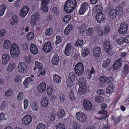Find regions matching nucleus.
Instances as JSON below:
<instances>
[{"label":"nucleus","instance_id":"1","mask_svg":"<svg viewBox=\"0 0 129 129\" xmlns=\"http://www.w3.org/2000/svg\"><path fill=\"white\" fill-rule=\"evenodd\" d=\"M77 4L76 0H67L64 5V10L67 13H71L76 9Z\"/></svg>","mask_w":129,"mask_h":129},{"label":"nucleus","instance_id":"2","mask_svg":"<svg viewBox=\"0 0 129 129\" xmlns=\"http://www.w3.org/2000/svg\"><path fill=\"white\" fill-rule=\"evenodd\" d=\"M75 73L78 76H80L84 71L83 65L81 62H79L76 64L74 69Z\"/></svg>","mask_w":129,"mask_h":129},{"label":"nucleus","instance_id":"3","mask_svg":"<svg viewBox=\"0 0 129 129\" xmlns=\"http://www.w3.org/2000/svg\"><path fill=\"white\" fill-rule=\"evenodd\" d=\"M17 67L18 71L21 73L24 74L26 73L27 71V67L24 62L19 63Z\"/></svg>","mask_w":129,"mask_h":129},{"label":"nucleus","instance_id":"4","mask_svg":"<svg viewBox=\"0 0 129 129\" xmlns=\"http://www.w3.org/2000/svg\"><path fill=\"white\" fill-rule=\"evenodd\" d=\"M128 26V25L125 23H121L118 29L119 33L121 34L126 33L127 31Z\"/></svg>","mask_w":129,"mask_h":129},{"label":"nucleus","instance_id":"5","mask_svg":"<svg viewBox=\"0 0 129 129\" xmlns=\"http://www.w3.org/2000/svg\"><path fill=\"white\" fill-rule=\"evenodd\" d=\"M112 47L109 40L105 41V51L110 55H112Z\"/></svg>","mask_w":129,"mask_h":129},{"label":"nucleus","instance_id":"6","mask_svg":"<svg viewBox=\"0 0 129 129\" xmlns=\"http://www.w3.org/2000/svg\"><path fill=\"white\" fill-rule=\"evenodd\" d=\"M40 14L38 12L34 13L31 16V19L30 23L32 25L35 26L36 23L37 21L39 18Z\"/></svg>","mask_w":129,"mask_h":129},{"label":"nucleus","instance_id":"7","mask_svg":"<svg viewBox=\"0 0 129 129\" xmlns=\"http://www.w3.org/2000/svg\"><path fill=\"white\" fill-rule=\"evenodd\" d=\"M76 116L77 119L81 122H85L87 121V117L86 115L81 112L77 113Z\"/></svg>","mask_w":129,"mask_h":129},{"label":"nucleus","instance_id":"8","mask_svg":"<svg viewBox=\"0 0 129 129\" xmlns=\"http://www.w3.org/2000/svg\"><path fill=\"white\" fill-rule=\"evenodd\" d=\"M89 5L88 3H84L81 5V6L78 11V14L80 15L84 14L86 9L88 8Z\"/></svg>","mask_w":129,"mask_h":129},{"label":"nucleus","instance_id":"9","mask_svg":"<svg viewBox=\"0 0 129 129\" xmlns=\"http://www.w3.org/2000/svg\"><path fill=\"white\" fill-rule=\"evenodd\" d=\"M32 121V117L29 115H26L24 116L22 119V123L23 124L27 125L31 123Z\"/></svg>","mask_w":129,"mask_h":129},{"label":"nucleus","instance_id":"10","mask_svg":"<svg viewBox=\"0 0 129 129\" xmlns=\"http://www.w3.org/2000/svg\"><path fill=\"white\" fill-rule=\"evenodd\" d=\"M52 49L51 43L47 41L45 43L43 48L42 50L46 53H48L51 51Z\"/></svg>","mask_w":129,"mask_h":129},{"label":"nucleus","instance_id":"11","mask_svg":"<svg viewBox=\"0 0 129 129\" xmlns=\"http://www.w3.org/2000/svg\"><path fill=\"white\" fill-rule=\"evenodd\" d=\"M83 105L84 108L86 110H90L92 107L91 102L86 99L84 100L83 102Z\"/></svg>","mask_w":129,"mask_h":129},{"label":"nucleus","instance_id":"12","mask_svg":"<svg viewBox=\"0 0 129 129\" xmlns=\"http://www.w3.org/2000/svg\"><path fill=\"white\" fill-rule=\"evenodd\" d=\"M95 18L99 23H100L101 22H104L105 15L102 12L98 13L95 16Z\"/></svg>","mask_w":129,"mask_h":129},{"label":"nucleus","instance_id":"13","mask_svg":"<svg viewBox=\"0 0 129 129\" xmlns=\"http://www.w3.org/2000/svg\"><path fill=\"white\" fill-rule=\"evenodd\" d=\"M29 10V8L27 6H24L21 10L20 16L24 18L26 15Z\"/></svg>","mask_w":129,"mask_h":129},{"label":"nucleus","instance_id":"14","mask_svg":"<svg viewBox=\"0 0 129 129\" xmlns=\"http://www.w3.org/2000/svg\"><path fill=\"white\" fill-rule=\"evenodd\" d=\"M121 58H119L115 62L113 66V69L117 70L122 67Z\"/></svg>","mask_w":129,"mask_h":129},{"label":"nucleus","instance_id":"15","mask_svg":"<svg viewBox=\"0 0 129 129\" xmlns=\"http://www.w3.org/2000/svg\"><path fill=\"white\" fill-rule=\"evenodd\" d=\"M29 49L31 53L34 54H36L38 53L37 46L35 44L32 43H30Z\"/></svg>","mask_w":129,"mask_h":129},{"label":"nucleus","instance_id":"16","mask_svg":"<svg viewBox=\"0 0 129 129\" xmlns=\"http://www.w3.org/2000/svg\"><path fill=\"white\" fill-rule=\"evenodd\" d=\"M117 14V10L114 9H111L109 13V17L111 19L113 20L116 17Z\"/></svg>","mask_w":129,"mask_h":129},{"label":"nucleus","instance_id":"17","mask_svg":"<svg viewBox=\"0 0 129 129\" xmlns=\"http://www.w3.org/2000/svg\"><path fill=\"white\" fill-rule=\"evenodd\" d=\"M38 91L40 92L45 91L46 89V84L44 83H42L38 87Z\"/></svg>","mask_w":129,"mask_h":129},{"label":"nucleus","instance_id":"18","mask_svg":"<svg viewBox=\"0 0 129 129\" xmlns=\"http://www.w3.org/2000/svg\"><path fill=\"white\" fill-rule=\"evenodd\" d=\"M59 61V58L57 53H55L53 56L51 61L53 64L54 65H57Z\"/></svg>","mask_w":129,"mask_h":129},{"label":"nucleus","instance_id":"19","mask_svg":"<svg viewBox=\"0 0 129 129\" xmlns=\"http://www.w3.org/2000/svg\"><path fill=\"white\" fill-rule=\"evenodd\" d=\"M71 47L72 45L70 43H68L67 45L65 50V54L67 56H68L70 54Z\"/></svg>","mask_w":129,"mask_h":129},{"label":"nucleus","instance_id":"20","mask_svg":"<svg viewBox=\"0 0 129 129\" xmlns=\"http://www.w3.org/2000/svg\"><path fill=\"white\" fill-rule=\"evenodd\" d=\"M101 52L100 48L98 47L95 46L93 49V56L95 57L99 56Z\"/></svg>","mask_w":129,"mask_h":129},{"label":"nucleus","instance_id":"21","mask_svg":"<svg viewBox=\"0 0 129 129\" xmlns=\"http://www.w3.org/2000/svg\"><path fill=\"white\" fill-rule=\"evenodd\" d=\"M10 59V56L8 55L4 54L2 56V62L3 64H6Z\"/></svg>","mask_w":129,"mask_h":129},{"label":"nucleus","instance_id":"22","mask_svg":"<svg viewBox=\"0 0 129 129\" xmlns=\"http://www.w3.org/2000/svg\"><path fill=\"white\" fill-rule=\"evenodd\" d=\"M86 83V79L85 78L81 77L79 79L78 84L79 87L86 86L85 85Z\"/></svg>","mask_w":129,"mask_h":129},{"label":"nucleus","instance_id":"23","mask_svg":"<svg viewBox=\"0 0 129 129\" xmlns=\"http://www.w3.org/2000/svg\"><path fill=\"white\" fill-rule=\"evenodd\" d=\"M41 104L43 107H47L49 104V102L47 98L45 97L43 98L42 99Z\"/></svg>","mask_w":129,"mask_h":129},{"label":"nucleus","instance_id":"24","mask_svg":"<svg viewBox=\"0 0 129 129\" xmlns=\"http://www.w3.org/2000/svg\"><path fill=\"white\" fill-rule=\"evenodd\" d=\"M128 66L127 64H125L122 71V76L123 77H126V75L128 73Z\"/></svg>","mask_w":129,"mask_h":129},{"label":"nucleus","instance_id":"25","mask_svg":"<svg viewBox=\"0 0 129 129\" xmlns=\"http://www.w3.org/2000/svg\"><path fill=\"white\" fill-rule=\"evenodd\" d=\"M10 55L12 57L14 58H16L18 56L19 53V49H16V50L11 51H10Z\"/></svg>","mask_w":129,"mask_h":129},{"label":"nucleus","instance_id":"26","mask_svg":"<svg viewBox=\"0 0 129 129\" xmlns=\"http://www.w3.org/2000/svg\"><path fill=\"white\" fill-rule=\"evenodd\" d=\"M18 22L17 16L14 15L12 16L11 19V24L12 25L16 24Z\"/></svg>","mask_w":129,"mask_h":129},{"label":"nucleus","instance_id":"27","mask_svg":"<svg viewBox=\"0 0 129 129\" xmlns=\"http://www.w3.org/2000/svg\"><path fill=\"white\" fill-rule=\"evenodd\" d=\"M87 89L86 86L80 87L78 90V92L80 94L84 95Z\"/></svg>","mask_w":129,"mask_h":129},{"label":"nucleus","instance_id":"28","mask_svg":"<svg viewBox=\"0 0 129 129\" xmlns=\"http://www.w3.org/2000/svg\"><path fill=\"white\" fill-rule=\"evenodd\" d=\"M53 79L54 82L57 84H59L61 82V79L60 77L56 74L54 75Z\"/></svg>","mask_w":129,"mask_h":129},{"label":"nucleus","instance_id":"29","mask_svg":"<svg viewBox=\"0 0 129 129\" xmlns=\"http://www.w3.org/2000/svg\"><path fill=\"white\" fill-rule=\"evenodd\" d=\"M102 10L101 6L100 5H96L93 8V12L94 13H96L97 12L99 13Z\"/></svg>","mask_w":129,"mask_h":129},{"label":"nucleus","instance_id":"30","mask_svg":"<svg viewBox=\"0 0 129 129\" xmlns=\"http://www.w3.org/2000/svg\"><path fill=\"white\" fill-rule=\"evenodd\" d=\"M65 114V112L64 110L61 109L57 112V115L58 118L62 119L63 118Z\"/></svg>","mask_w":129,"mask_h":129},{"label":"nucleus","instance_id":"31","mask_svg":"<svg viewBox=\"0 0 129 129\" xmlns=\"http://www.w3.org/2000/svg\"><path fill=\"white\" fill-rule=\"evenodd\" d=\"M77 78L75 74L73 72H71L69 73L68 79L71 81L75 82Z\"/></svg>","mask_w":129,"mask_h":129},{"label":"nucleus","instance_id":"32","mask_svg":"<svg viewBox=\"0 0 129 129\" xmlns=\"http://www.w3.org/2000/svg\"><path fill=\"white\" fill-rule=\"evenodd\" d=\"M33 79L30 77H27L24 81L23 84L26 87L29 84L31 83L33 81Z\"/></svg>","mask_w":129,"mask_h":129},{"label":"nucleus","instance_id":"33","mask_svg":"<svg viewBox=\"0 0 129 129\" xmlns=\"http://www.w3.org/2000/svg\"><path fill=\"white\" fill-rule=\"evenodd\" d=\"M41 9L42 11L45 13L47 12L48 10V4H42Z\"/></svg>","mask_w":129,"mask_h":129},{"label":"nucleus","instance_id":"34","mask_svg":"<svg viewBox=\"0 0 129 129\" xmlns=\"http://www.w3.org/2000/svg\"><path fill=\"white\" fill-rule=\"evenodd\" d=\"M73 26L72 25H68L64 30V34L68 35L69 33L72 29Z\"/></svg>","mask_w":129,"mask_h":129},{"label":"nucleus","instance_id":"35","mask_svg":"<svg viewBox=\"0 0 129 129\" xmlns=\"http://www.w3.org/2000/svg\"><path fill=\"white\" fill-rule=\"evenodd\" d=\"M6 9V7L4 5H1L0 7V16H2L4 14Z\"/></svg>","mask_w":129,"mask_h":129},{"label":"nucleus","instance_id":"36","mask_svg":"<svg viewBox=\"0 0 129 129\" xmlns=\"http://www.w3.org/2000/svg\"><path fill=\"white\" fill-rule=\"evenodd\" d=\"M11 44L9 40H5L4 44V47L6 49H8Z\"/></svg>","mask_w":129,"mask_h":129},{"label":"nucleus","instance_id":"37","mask_svg":"<svg viewBox=\"0 0 129 129\" xmlns=\"http://www.w3.org/2000/svg\"><path fill=\"white\" fill-rule=\"evenodd\" d=\"M38 105L34 101L33 102V104L31 106L33 110L34 111H38V109L39 108Z\"/></svg>","mask_w":129,"mask_h":129},{"label":"nucleus","instance_id":"38","mask_svg":"<svg viewBox=\"0 0 129 129\" xmlns=\"http://www.w3.org/2000/svg\"><path fill=\"white\" fill-rule=\"evenodd\" d=\"M55 113L53 111L49 114V118L51 121H53L55 119Z\"/></svg>","mask_w":129,"mask_h":129},{"label":"nucleus","instance_id":"39","mask_svg":"<svg viewBox=\"0 0 129 129\" xmlns=\"http://www.w3.org/2000/svg\"><path fill=\"white\" fill-rule=\"evenodd\" d=\"M95 100L97 102L101 103L104 101V99L101 96H97L95 98Z\"/></svg>","mask_w":129,"mask_h":129},{"label":"nucleus","instance_id":"40","mask_svg":"<svg viewBox=\"0 0 129 129\" xmlns=\"http://www.w3.org/2000/svg\"><path fill=\"white\" fill-rule=\"evenodd\" d=\"M113 87L112 85H110L108 86L106 89V92L109 94L111 92H112L113 91Z\"/></svg>","mask_w":129,"mask_h":129},{"label":"nucleus","instance_id":"41","mask_svg":"<svg viewBox=\"0 0 129 129\" xmlns=\"http://www.w3.org/2000/svg\"><path fill=\"white\" fill-rule=\"evenodd\" d=\"M34 37V34L32 32H30L28 33L26 37L27 40H31Z\"/></svg>","mask_w":129,"mask_h":129},{"label":"nucleus","instance_id":"42","mask_svg":"<svg viewBox=\"0 0 129 129\" xmlns=\"http://www.w3.org/2000/svg\"><path fill=\"white\" fill-rule=\"evenodd\" d=\"M71 17L70 15H67L65 16L63 18V21L65 22H68L71 19Z\"/></svg>","mask_w":129,"mask_h":129},{"label":"nucleus","instance_id":"43","mask_svg":"<svg viewBox=\"0 0 129 129\" xmlns=\"http://www.w3.org/2000/svg\"><path fill=\"white\" fill-rule=\"evenodd\" d=\"M66 83L67 84V86L69 87H71L74 85V81H71L69 79L66 80Z\"/></svg>","mask_w":129,"mask_h":129},{"label":"nucleus","instance_id":"44","mask_svg":"<svg viewBox=\"0 0 129 129\" xmlns=\"http://www.w3.org/2000/svg\"><path fill=\"white\" fill-rule=\"evenodd\" d=\"M65 124L62 123H60L58 124L56 127V129H65Z\"/></svg>","mask_w":129,"mask_h":129},{"label":"nucleus","instance_id":"45","mask_svg":"<svg viewBox=\"0 0 129 129\" xmlns=\"http://www.w3.org/2000/svg\"><path fill=\"white\" fill-rule=\"evenodd\" d=\"M93 32V29L92 27L89 28L86 30V35L88 36H91Z\"/></svg>","mask_w":129,"mask_h":129},{"label":"nucleus","instance_id":"46","mask_svg":"<svg viewBox=\"0 0 129 129\" xmlns=\"http://www.w3.org/2000/svg\"><path fill=\"white\" fill-rule=\"evenodd\" d=\"M16 49H19L18 45L15 43L12 44L10 49V51H13L14 50H16Z\"/></svg>","mask_w":129,"mask_h":129},{"label":"nucleus","instance_id":"47","mask_svg":"<svg viewBox=\"0 0 129 129\" xmlns=\"http://www.w3.org/2000/svg\"><path fill=\"white\" fill-rule=\"evenodd\" d=\"M89 52L88 49H83L82 52V56L83 57H85Z\"/></svg>","mask_w":129,"mask_h":129},{"label":"nucleus","instance_id":"48","mask_svg":"<svg viewBox=\"0 0 129 129\" xmlns=\"http://www.w3.org/2000/svg\"><path fill=\"white\" fill-rule=\"evenodd\" d=\"M69 96L70 99L71 100H74L75 99V97L73 93V91L72 89L69 92Z\"/></svg>","mask_w":129,"mask_h":129},{"label":"nucleus","instance_id":"49","mask_svg":"<svg viewBox=\"0 0 129 129\" xmlns=\"http://www.w3.org/2000/svg\"><path fill=\"white\" fill-rule=\"evenodd\" d=\"M110 31V27L109 25L105 26V35H107V36H108V34Z\"/></svg>","mask_w":129,"mask_h":129},{"label":"nucleus","instance_id":"50","mask_svg":"<svg viewBox=\"0 0 129 129\" xmlns=\"http://www.w3.org/2000/svg\"><path fill=\"white\" fill-rule=\"evenodd\" d=\"M83 43V41L82 40L78 39L76 42L75 45L76 46H81L82 45Z\"/></svg>","mask_w":129,"mask_h":129},{"label":"nucleus","instance_id":"51","mask_svg":"<svg viewBox=\"0 0 129 129\" xmlns=\"http://www.w3.org/2000/svg\"><path fill=\"white\" fill-rule=\"evenodd\" d=\"M117 14H118L119 15H121L122 13V9L121 8L120 6H118L116 7Z\"/></svg>","mask_w":129,"mask_h":129},{"label":"nucleus","instance_id":"52","mask_svg":"<svg viewBox=\"0 0 129 129\" xmlns=\"http://www.w3.org/2000/svg\"><path fill=\"white\" fill-rule=\"evenodd\" d=\"M46 126L44 124L40 123L37 126L36 129H45Z\"/></svg>","mask_w":129,"mask_h":129},{"label":"nucleus","instance_id":"53","mask_svg":"<svg viewBox=\"0 0 129 129\" xmlns=\"http://www.w3.org/2000/svg\"><path fill=\"white\" fill-rule=\"evenodd\" d=\"M52 12L53 13H54L56 15H58L59 13V11L57 10L56 7H54L52 9Z\"/></svg>","mask_w":129,"mask_h":129},{"label":"nucleus","instance_id":"54","mask_svg":"<svg viewBox=\"0 0 129 129\" xmlns=\"http://www.w3.org/2000/svg\"><path fill=\"white\" fill-rule=\"evenodd\" d=\"M35 64L36 67L39 69H41L42 68L43 65L41 63L37 61H36Z\"/></svg>","mask_w":129,"mask_h":129},{"label":"nucleus","instance_id":"55","mask_svg":"<svg viewBox=\"0 0 129 129\" xmlns=\"http://www.w3.org/2000/svg\"><path fill=\"white\" fill-rule=\"evenodd\" d=\"M59 96V98L60 102L61 103H63L65 99L64 95L62 94H60Z\"/></svg>","mask_w":129,"mask_h":129},{"label":"nucleus","instance_id":"56","mask_svg":"<svg viewBox=\"0 0 129 129\" xmlns=\"http://www.w3.org/2000/svg\"><path fill=\"white\" fill-rule=\"evenodd\" d=\"M101 106H102L101 109L102 110L99 111L98 113L100 114H104L105 109V104H102Z\"/></svg>","mask_w":129,"mask_h":129},{"label":"nucleus","instance_id":"57","mask_svg":"<svg viewBox=\"0 0 129 129\" xmlns=\"http://www.w3.org/2000/svg\"><path fill=\"white\" fill-rule=\"evenodd\" d=\"M51 30L52 29L51 28L46 29L45 33V35L47 36H49L52 33Z\"/></svg>","mask_w":129,"mask_h":129},{"label":"nucleus","instance_id":"58","mask_svg":"<svg viewBox=\"0 0 129 129\" xmlns=\"http://www.w3.org/2000/svg\"><path fill=\"white\" fill-rule=\"evenodd\" d=\"M91 74L90 70H86L85 72V75L87 76L88 79H90L91 77Z\"/></svg>","mask_w":129,"mask_h":129},{"label":"nucleus","instance_id":"59","mask_svg":"<svg viewBox=\"0 0 129 129\" xmlns=\"http://www.w3.org/2000/svg\"><path fill=\"white\" fill-rule=\"evenodd\" d=\"M117 42L119 45L122 44L124 42L123 38H118L117 40Z\"/></svg>","mask_w":129,"mask_h":129},{"label":"nucleus","instance_id":"60","mask_svg":"<svg viewBox=\"0 0 129 129\" xmlns=\"http://www.w3.org/2000/svg\"><path fill=\"white\" fill-rule=\"evenodd\" d=\"M11 90L10 89H9L6 91L5 92V95L7 96H9L11 95L12 94Z\"/></svg>","mask_w":129,"mask_h":129},{"label":"nucleus","instance_id":"61","mask_svg":"<svg viewBox=\"0 0 129 129\" xmlns=\"http://www.w3.org/2000/svg\"><path fill=\"white\" fill-rule=\"evenodd\" d=\"M23 94L22 92H19L17 98V99L19 101L21 100V99L23 98Z\"/></svg>","mask_w":129,"mask_h":129},{"label":"nucleus","instance_id":"62","mask_svg":"<svg viewBox=\"0 0 129 129\" xmlns=\"http://www.w3.org/2000/svg\"><path fill=\"white\" fill-rule=\"evenodd\" d=\"M7 106V103L5 101H3V103L1 104V109L2 110H3Z\"/></svg>","mask_w":129,"mask_h":129},{"label":"nucleus","instance_id":"63","mask_svg":"<svg viewBox=\"0 0 129 129\" xmlns=\"http://www.w3.org/2000/svg\"><path fill=\"white\" fill-rule=\"evenodd\" d=\"M56 39V40L55 42V43L56 44H58L61 42V39H60V37L59 36H57Z\"/></svg>","mask_w":129,"mask_h":129},{"label":"nucleus","instance_id":"64","mask_svg":"<svg viewBox=\"0 0 129 129\" xmlns=\"http://www.w3.org/2000/svg\"><path fill=\"white\" fill-rule=\"evenodd\" d=\"M52 88L50 87L48 88L47 90V94L49 95L51 94L52 93Z\"/></svg>","mask_w":129,"mask_h":129}]
</instances>
